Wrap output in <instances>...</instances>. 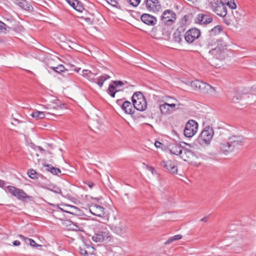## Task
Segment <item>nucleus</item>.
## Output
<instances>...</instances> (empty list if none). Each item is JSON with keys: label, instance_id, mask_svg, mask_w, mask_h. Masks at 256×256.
Here are the masks:
<instances>
[{"label": "nucleus", "instance_id": "f257e3e1", "mask_svg": "<svg viewBox=\"0 0 256 256\" xmlns=\"http://www.w3.org/2000/svg\"><path fill=\"white\" fill-rule=\"evenodd\" d=\"M190 85L194 90L199 91L200 92L208 93L211 94H214L216 93L214 88L206 82L198 80L192 82Z\"/></svg>", "mask_w": 256, "mask_h": 256}, {"label": "nucleus", "instance_id": "f03ea898", "mask_svg": "<svg viewBox=\"0 0 256 256\" xmlns=\"http://www.w3.org/2000/svg\"><path fill=\"white\" fill-rule=\"evenodd\" d=\"M132 102L134 108L139 111L144 110L147 104L142 94L140 92H135L132 96Z\"/></svg>", "mask_w": 256, "mask_h": 256}, {"label": "nucleus", "instance_id": "7ed1b4c3", "mask_svg": "<svg viewBox=\"0 0 256 256\" xmlns=\"http://www.w3.org/2000/svg\"><path fill=\"white\" fill-rule=\"evenodd\" d=\"M214 134V130L212 127L206 126L198 137V142L200 145L209 144L213 137Z\"/></svg>", "mask_w": 256, "mask_h": 256}, {"label": "nucleus", "instance_id": "20e7f679", "mask_svg": "<svg viewBox=\"0 0 256 256\" xmlns=\"http://www.w3.org/2000/svg\"><path fill=\"white\" fill-rule=\"evenodd\" d=\"M174 102L168 104L165 102L160 106V110L163 114H168L178 109L180 105V102L176 100H174Z\"/></svg>", "mask_w": 256, "mask_h": 256}, {"label": "nucleus", "instance_id": "39448f33", "mask_svg": "<svg viewBox=\"0 0 256 256\" xmlns=\"http://www.w3.org/2000/svg\"><path fill=\"white\" fill-rule=\"evenodd\" d=\"M7 190L10 194L16 197L20 200L23 201L26 199L30 200L32 198V197L27 195L23 190L14 186H7Z\"/></svg>", "mask_w": 256, "mask_h": 256}, {"label": "nucleus", "instance_id": "423d86ee", "mask_svg": "<svg viewBox=\"0 0 256 256\" xmlns=\"http://www.w3.org/2000/svg\"><path fill=\"white\" fill-rule=\"evenodd\" d=\"M198 124L194 120H189L186 124L184 130V134L188 138H191L198 131Z\"/></svg>", "mask_w": 256, "mask_h": 256}, {"label": "nucleus", "instance_id": "0eeeda50", "mask_svg": "<svg viewBox=\"0 0 256 256\" xmlns=\"http://www.w3.org/2000/svg\"><path fill=\"white\" fill-rule=\"evenodd\" d=\"M212 10L220 16H224L227 14L226 6L218 0H214L211 2Z\"/></svg>", "mask_w": 256, "mask_h": 256}, {"label": "nucleus", "instance_id": "6e6552de", "mask_svg": "<svg viewBox=\"0 0 256 256\" xmlns=\"http://www.w3.org/2000/svg\"><path fill=\"white\" fill-rule=\"evenodd\" d=\"M164 23L168 25L172 24L176 20V14L171 10H165L161 16Z\"/></svg>", "mask_w": 256, "mask_h": 256}, {"label": "nucleus", "instance_id": "1a4fd4ad", "mask_svg": "<svg viewBox=\"0 0 256 256\" xmlns=\"http://www.w3.org/2000/svg\"><path fill=\"white\" fill-rule=\"evenodd\" d=\"M200 31L197 28H192L187 31L184 34L185 40L188 43L192 42L200 36Z\"/></svg>", "mask_w": 256, "mask_h": 256}, {"label": "nucleus", "instance_id": "9d476101", "mask_svg": "<svg viewBox=\"0 0 256 256\" xmlns=\"http://www.w3.org/2000/svg\"><path fill=\"white\" fill-rule=\"evenodd\" d=\"M162 34H160L156 28H153L150 32V36L152 38L156 39L168 40L170 37V33L168 31L163 30Z\"/></svg>", "mask_w": 256, "mask_h": 256}, {"label": "nucleus", "instance_id": "9b49d317", "mask_svg": "<svg viewBox=\"0 0 256 256\" xmlns=\"http://www.w3.org/2000/svg\"><path fill=\"white\" fill-rule=\"evenodd\" d=\"M224 46L222 44H219L217 46L210 50L209 54L214 56L216 58L222 59L224 58Z\"/></svg>", "mask_w": 256, "mask_h": 256}, {"label": "nucleus", "instance_id": "f8f14e48", "mask_svg": "<svg viewBox=\"0 0 256 256\" xmlns=\"http://www.w3.org/2000/svg\"><path fill=\"white\" fill-rule=\"evenodd\" d=\"M63 105H62L60 102L57 100H54L52 102L44 106L46 109H48L50 112H46V114H52L56 112V110L62 108Z\"/></svg>", "mask_w": 256, "mask_h": 256}, {"label": "nucleus", "instance_id": "ddd939ff", "mask_svg": "<svg viewBox=\"0 0 256 256\" xmlns=\"http://www.w3.org/2000/svg\"><path fill=\"white\" fill-rule=\"evenodd\" d=\"M89 208L92 214L100 217L104 216V208L100 206L97 204H92Z\"/></svg>", "mask_w": 256, "mask_h": 256}, {"label": "nucleus", "instance_id": "4468645a", "mask_svg": "<svg viewBox=\"0 0 256 256\" xmlns=\"http://www.w3.org/2000/svg\"><path fill=\"white\" fill-rule=\"evenodd\" d=\"M146 7L148 11L154 12H158L161 8V6L158 0H146Z\"/></svg>", "mask_w": 256, "mask_h": 256}, {"label": "nucleus", "instance_id": "2eb2a0df", "mask_svg": "<svg viewBox=\"0 0 256 256\" xmlns=\"http://www.w3.org/2000/svg\"><path fill=\"white\" fill-rule=\"evenodd\" d=\"M180 157L184 161L192 163L196 158V156L192 151L185 148L182 149Z\"/></svg>", "mask_w": 256, "mask_h": 256}, {"label": "nucleus", "instance_id": "dca6fc26", "mask_svg": "<svg viewBox=\"0 0 256 256\" xmlns=\"http://www.w3.org/2000/svg\"><path fill=\"white\" fill-rule=\"evenodd\" d=\"M110 234L106 232H102L95 234L92 238L93 241L96 242H102L110 238Z\"/></svg>", "mask_w": 256, "mask_h": 256}, {"label": "nucleus", "instance_id": "f3484780", "mask_svg": "<svg viewBox=\"0 0 256 256\" xmlns=\"http://www.w3.org/2000/svg\"><path fill=\"white\" fill-rule=\"evenodd\" d=\"M228 141L234 150L236 146L242 144L244 141V138L240 136H234L229 138Z\"/></svg>", "mask_w": 256, "mask_h": 256}, {"label": "nucleus", "instance_id": "a211bd4d", "mask_svg": "<svg viewBox=\"0 0 256 256\" xmlns=\"http://www.w3.org/2000/svg\"><path fill=\"white\" fill-rule=\"evenodd\" d=\"M161 164L162 166L165 168L170 173L172 174H177V167L172 161H164L162 162Z\"/></svg>", "mask_w": 256, "mask_h": 256}, {"label": "nucleus", "instance_id": "6ab92c4d", "mask_svg": "<svg viewBox=\"0 0 256 256\" xmlns=\"http://www.w3.org/2000/svg\"><path fill=\"white\" fill-rule=\"evenodd\" d=\"M142 20L148 25L154 26L156 23V18L149 14H143L141 16Z\"/></svg>", "mask_w": 256, "mask_h": 256}, {"label": "nucleus", "instance_id": "aec40b11", "mask_svg": "<svg viewBox=\"0 0 256 256\" xmlns=\"http://www.w3.org/2000/svg\"><path fill=\"white\" fill-rule=\"evenodd\" d=\"M112 84H110L109 88H108V92L111 96L114 98L116 93L119 91V90H116V87L122 86L124 84V83L122 81L116 80L113 81Z\"/></svg>", "mask_w": 256, "mask_h": 256}, {"label": "nucleus", "instance_id": "412c9836", "mask_svg": "<svg viewBox=\"0 0 256 256\" xmlns=\"http://www.w3.org/2000/svg\"><path fill=\"white\" fill-rule=\"evenodd\" d=\"M112 230L116 234L122 236L126 233L127 226L124 224L120 222L112 227Z\"/></svg>", "mask_w": 256, "mask_h": 256}, {"label": "nucleus", "instance_id": "4be33fe9", "mask_svg": "<svg viewBox=\"0 0 256 256\" xmlns=\"http://www.w3.org/2000/svg\"><path fill=\"white\" fill-rule=\"evenodd\" d=\"M60 209L64 212L68 213H70L72 214H79L80 213V210L75 206H72L70 205L64 206L63 208H59Z\"/></svg>", "mask_w": 256, "mask_h": 256}, {"label": "nucleus", "instance_id": "5701e85b", "mask_svg": "<svg viewBox=\"0 0 256 256\" xmlns=\"http://www.w3.org/2000/svg\"><path fill=\"white\" fill-rule=\"evenodd\" d=\"M122 108L124 110L126 114H132L134 112V107L133 104H131L128 101H125L123 102Z\"/></svg>", "mask_w": 256, "mask_h": 256}, {"label": "nucleus", "instance_id": "b1692460", "mask_svg": "<svg viewBox=\"0 0 256 256\" xmlns=\"http://www.w3.org/2000/svg\"><path fill=\"white\" fill-rule=\"evenodd\" d=\"M15 3L18 5L20 8L24 10L32 12L33 11V7L28 4L25 0H14Z\"/></svg>", "mask_w": 256, "mask_h": 256}, {"label": "nucleus", "instance_id": "393cba45", "mask_svg": "<svg viewBox=\"0 0 256 256\" xmlns=\"http://www.w3.org/2000/svg\"><path fill=\"white\" fill-rule=\"evenodd\" d=\"M198 22L200 24H207L212 22V16L208 14H200L198 16Z\"/></svg>", "mask_w": 256, "mask_h": 256}, {"label": "nucleus", "instance_id": "a878e982", "mask_svg": "<svg viewBox=\"0 0 256 256\" xmlns=\"http://www.w3.org/2000/svg\"><path fill=\"white\" fill-rule=\"evenodd\" d=\"M220 149L222 152L225 154L232 152L234 150V148L230 145L229 141L220 143Z\"/></svg>", "mask_w": 256, "mask_h": 256}, {"label": "nucleus", "instance_id": "bb28decb", "mask_svg": "<svg viewBox=\"0 0 256 256\" xmlns=\"http://www.w3.org/2000/svg\"><path fill=\"white\" fill-rule=\"evenodd\" d=\"M169 150L172 154L180 156L182 150L181 146L178 144H174L170 146Z\"/></svg>", "mask_w": 256, "mask_h": 256}, {"label": "nucleus", "instance_id": "cd10ccee", "mask_svg": "<svg viewBox=\"0 0 256 256\" xmlns=\"http://www.w3.org/2000/svg\"><path fill=\"white\" fill-rule=\"evenodd\" d=\"M110 78V76L108 74H104L98 78L96 79H94L92 81L98 84L100 88H102L103 86L104 82Z\"/></svg>", "mask_w": 256, "mask_h": 256}, {"label": "nucleus", "instance_id": "c85d7f7f", "mask_svg": "<svg viewBox=\"0 0 256 256\" xmlns=\"http://www.w3.org/2000/svg\"><path fill=\"white\" fill-rule=\"evenodd\" d=\"M18 236L19 238H20L22 240H23L26 243V244L29 243V244L32 247H40V246H41V245L36 244V242L31 238H26L22 234H19Z\"/></svg>", "mask_w": 256, "mask_h": 256}, {"label": "nucleus", "instance_id": "c756f323", "mask_svg": "<svg viewBox=\"0 0 256 256\" xmlns=\"http://www.w3.org/2000/svg\"><path fill=\"white\" fill-rule=\"evenodd\" d=\"M99 222L94 220H88L84 223V226H85L90 228L94 230L98 226Z\"/></svg>", "mask_w": 256, "mask_h": 256}, {"label": "nucleus", "instance_id": "7c9ffc66", "mask_svg": "<svg viewBox=\"0 0 256 256\" xmlns=\"http://www.w3.org/2000/svg\"><path fill=\"white\" fill-rule=\"evenodd\" d=\"M82 75L83 76L86 77L90 80L92 81L94 80V77L96 75V74L92 72L90 70H82Z\"/></svg>", "mask_w": 256, "mask_h": 256}, {"label": "nucleus", "instance_id": "2f4dec72", "mask_svg": "<svg viewBox=\"0 0 256 256\" xmlns=\"http://www.w3.org/2000/svg\"><path fill=\"white\" fill-rule=\"evenodd\" d=\"M69 224L68 226H70V229L72 230H81V228H82V226H84V223H77L78 224L72 222H68Z\"/></svg>", "mask_w": 256, "mask_h": 256}, {"label": "nucleus", "instance_id": "473e14b6", "mask_svg": "<svg viewBox=\"0 0 256 256\" xmlns=\"http://www.w3.org/2000/svg\"><path fill=\"white\" fill-rule=\"evenodd\" d=\"M46 112L36 110L31 114V116L36 120L42 119L44 118Z\"/></svg>", "mask_w": 256, "mask_h": 256}, {"label": "nucleus", "instance_id": "72a5a7b5", "mask_svg": "<svg viewBox=\"0 0 256 256\" xmlns=\"http://www.w3.org/2000/svg\"><path fill=\"white\" fill-rule=\"evenodd\" d=\"M47 168L46 170L50 171L51 173L54 174H58L60 172V170L56 168H54L52 166V165H46L45 166Z\"/></svg>", "mask_w": 256, "mask_h": 256}, {"label": "nucleus", "instance_id": "f704fd0d", "mask_svg": "<svg viewBox=\"0 0 256 256\" xmlns=\"http://www.w3.org/2000/svg\"><path fill=\"white\" fill-rule=\"evenodd\" d=\"M182 236L181 234H177L174 236L170 237L165 242V244H168L170 242L182 239Z\"/></svg>", "mask_w": 256, "mask_h": 256}, {"label": "nucleus", "instance_id": "c9c22d12", "mask_svg": "<svg viewBox=\"0 0 256 256\" xmlns=\"http://www.w3.org/2000/svg\"><path fill=\"white\" fill-rule=\"evenodd\" d=\"M12 25H8V24L0 21V33L6 32L7 30V28H12Z\"/></svg>", "mask_w": 256, "mask_h": 256}, {"label": "nucleus", "instance_id": "e433bc0d", "mask_svg": "<svg viewBox=\"0 0 256 256\" xmlns=\"http://www.w3.org/2000/svg\"><path fill=\"white\" fill-rule=\"evenodd\" d=\"M6 23L8 24V25L10 26L12 25V28H7V29H14V28L15 24L16 23V21L13 19L12 18H5Z\"/></svg>", "mask_w": 256, "mask_h": 256}, {"label": "nucleus", "instance_id": "4c0bfd02", "mask_svg": "<svg viewBox=\"0 0 256 256\" xmlns=\"http://www.w3.org/2000/svg\"><path fill=\"white\" fill-rule=\"evenodd\" d=\"M248 96L246 95H244L242 96H235L232 98V102L234 104H238L240 103L238 100H243L244 99L246 98Z\"/></svg>", "mask_w": 256, "mask_h": 256}, {"label": "nucleus", "instance_id": "58836bf2", "mask_svg": "<svg viewBox=\"0 0 256 256\" xmlns=\"http://www.w3.org/2000/svg\"><path fill=\"white\" fill-rule=\"evenodd\" d=\"M182 36L180 32H176L174 34V39L175 42L180 43L182 40Z\"/></svg>", "mask_w": 256, "mask_h": 256}, {"label": "nucleus", "instance_id": "ea45409f", "mask_svg": "<svg viewBox=\"0 0 256 256\" xmlns=\"http://www.w3.org/2000/svg\"><path fill=\"white\" fill-rule=\"evenodd\" d=\"M222 31L221 28L220 26H214L213 28H212L210 30L211 34H216Z\"/></svg>", "mask_w": 256, "mask_h": 256}, {"label": "nucleus", "instance_id": "a19ab883", "mask_svg": "<svg viewBox=\"0 0 256 256\" xmlns=\"http://www.w3.org/2000/svg\"><path fill=\"white\" fill-rule=\"evenodd\" d=\"M107 2L112 5V6L116 7L118 8H120V6L119 5L117 0H106Z\"/></svg>", "mask_w": 256, "mask_h": 256}, {"label": "nucleus", "instance_id": "79ce46f5", "mask_svg": "<svg viewBox=\"0 0 256 256\" xmlns=\"http://www.w3.org/2000/svg\"><path fill=\"white\" fill-rule=\"evenodd\" d=\"M51 68L57 72H64L65 70L64 67L62 64L58 65L56 67H51Z\"/></svg>", "mask_w": 256, "mask_h": 256}, {"label": "nucleus", "instance_id": "37998d69", "mask_svg": "<svg viewBox=\"0 0 256 256\" xmlns=\"http://www.w3.org/2000/svg\"><path fill=\"white\" fill-rule=\"evenodd\" d=\"M76 6H74L73 8L78 12H82V10L84 9L82 4L80 3L78 0L77 2H76Z\"/></svg>", "mask_w": 256, "mask_h": 256}, {"label": "nucleus", "instance_id": "c03bdc74", "mask_svg": "<svg viewBox=\"0 0 256 256\" xmlns=\"http://www.w3.org/2000/svg\"><path fill=\"white\" fill-rule=\"evenodd\" d=\"M140 0H128V2L132 6H136L140 2Z\"/></svg>", "mask_w": 256, "mask_h": 256}, {"label": "nucleus", "instance_id": "a18cd8bd", "mask_svg": "<svg viewBox=\"0 0 256 256\" xmlns=\"http://www.w3.org/2000/svg\"><path fill=\"white\" fill-rule=\"evenodd\" d=\"M226 6H228L231 9H236V4L234 0H231V2H228Z\"/></svg>", "mask_w": 256, "mask_h": 256}, {"label": "nucleus", "instance_id": "49530a36", "mask_svg": "<svg viewBox=\"0 0 256 256\" xmlns=\"http://www.w3.org/2000/svg\"><path fill=\"white\" fill-rule=\"evenodd\" d=\"M28 174L31 178H33L36 177V172L34 170H29Z\"/></svg>", "mask_w": 256, "mask_h": 256}, {"label": "nucleus", "instance_id": "de8ad7c7", "mask_svg": "<svg viewBox=\"0 0 256 256\" xmlns=\"http://www.w3.org/2000/svg\"><path fill=\"white\" fill-rule=\"evenodd\" d=\"M80 252L82 254L84 255V256H88V250L85 249V248H80Z\"/></svg>", "mask_w": 256, "mask_h": 256}, {"label": "nucleus", "instance_id": "09e8293b", "mask_svg": "<svg viewBox=\"0 0 256 256\" xmlns=\"http://www.w3.org/2000/svg\"><path fill=\"white\" fill-rule=\"evenodd\" d=\"M66 1L72 8L75 6L76 3L77 2V0H66Z\"/></svg>", "mask_w": 256, "mask_h": 256}, {"label": "nucleus", "instance_id": "8fccbe9b", "mask_svg": "<svg viewBox=\"0 0 256 256\" xmlns=\"http://www.w3.org/2000/svg\"><path fill=\"white\" fill-rule=\"evenodd\" d=\"M146 167L147 168V169L150 170V172H151L152 174H156V172L154 170V168L152 167V166H148V165L146 166Z\"/></svg>", "mask_w": 256, "mask_h": 256}, {"label": "nucleus", "instance_id": "3c124183", "mask_svg": "<svg viewBox=\"0 0 256 256\" xmlns=\"http://www.w3.org/2000/svg\"><path fill=\"white\" fill-rule=\"evenodd\" d=\"M162 145V144L158 141H156L154 143V146L156 148H160L161 146Z\"/></svg>", "mask_w": 256, "mask_h": 256}, {"label": "nucleus", "instance_id": "603ef678", "mask_svg": "<svg viewBox=\"0 0 256 256\" xmlns=\"http://www.w3.org/2000/svg\"><path fill=\"white\" fill-rule=\"evenodd\" d=\"M86 248L90 250V253L94 251V248L88 245H86Z\"/></svg>", "mask_w": 256, "mask_h": 256}, {"label": "nucleus", "instance_id": "864d4df0", "mask_svg": "<svg viewBox=\"0 0 256 256\" xmlns=\"http://www.w3.org/2000/svg\"><path fill=\"white\" fill-rule=\"evenodd\" d=\"M12 244L14 246H19L20 244V242L18 240H14L12 242Z\"/></svg>", "mask_w": 256, "mask_h": 256}, {"label": "nucleus", "instance_id": "5fc2aeb1", "mask_svg": "<svg viewBox=\"0 0 256 256\" xmlns=\"http://www.w3.org/2000/svg\"><path fill=\"white\" fill-rule=\"evenodd\" d=\"M60 40L64 42H66V38L62 35L60 36Z\"/></svg>", "mask_w": 256, "mask_h": 256}, {"label": "nucleus", "instance_id": "6e6d98bb", "mask_svg": "<svg viewBox=\"0 0 256 256\" xmlns=\"http://www.w3.org/2000/svg\"><path fill=\"white\" fill-rule=\"evenodd\" d=\"M123 102H122V100H117V101H116V103H117L118 105H120L121 107H122V104Z\"/></svg>", "mask_w": 256, "mask_h": 256}, {"label": "nucleus", "instance_id": "4d7b16f0", "mask_svg": "<svg viewBox=\"0 0 256 256\" xmlns=\"http://www.w3.org/2000/svg\"><path fill=\"white\" fill-rule=\"evenodd\" d=\"M208 217L206 216V217H204L202 218L200 220V221L203 222H206L208 221Z\"/></svg>", "mask_w": 256, "mask_h": 256}, {"label": "nucleus", "instance_id": "13d9d810", "mask_svg": "<svg viewBox=\"0 0 256 256\" xmlns=\"http://www.w3.org/2000/svg\"><path fill=\"white\" fill-rule=\"evenodd\" d=\"M54 192L57 194L61 193V190L58 188H56L55 190H54Z\"/></svg>", "mask_w": 256, "mask_h": 256}, {"label": "nucleus", "instance_id": "bf43d9fd", "mask_svg": "<svg viewBox=\"0 0 256 256\" xmlns=\"http://www.w3.org/2000/svg\"><path fill=\"white\" fill-rule=\"evenodd\" d=\"M88 186L90 188H92V186H94V184L93 182H88Z\"/></svg>", "mask_w": 256, "mask_h": 256}, {"label": "nucleus", "instance_id": "052dcab7", "mask_svg": "<svg viewBox=\"0 0 256 256\" xmlns=\"http://www.w3.org/2000/svg\"><path fill=\"white\" fill-rule=\"evenodd\" d=\"M86 20L90 24H92V22L90 18H86Z\"/></svg>", "mask_w": 256, "mask_h": 256}, {"label": "nucleus", "instance_id": "680f3d73", "mask_svg": "<svg viewBox=\"0 0 256 256\" xmlns=\"http://www.w3.org/2000/svg\"><path fill=\"white\" fill-rule=\"evenodd\" d=\"M4 184V181L0 180V186H3Z\"/></svg>", "mask_w": 256, "mask_h": 256}, {"label": "nucleus", "instance_id": "e2e57ef3", "mask_svg": "<svg viewBox=\"0 0 256 256\" xmlns=\"http://www.w3.org/2000/svg\"><path fill=\"white\" fill-rule=\"evenodd\" d=\"M38 148L41 151H43L44 150L43 148H40V146H38Z\"/></svg>", "mask_w": 256, "mask_h": 256}]
</instances>
